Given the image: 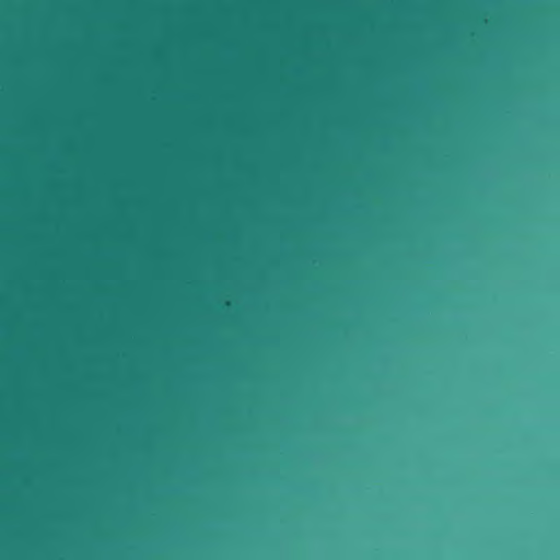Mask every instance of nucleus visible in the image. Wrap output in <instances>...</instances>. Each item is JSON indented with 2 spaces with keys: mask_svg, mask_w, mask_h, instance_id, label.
<instances>
[{
  "mask_svg": "<svg viewBox=\"0 0 560 560\" xmlns=\"http://www.w3.org/2000/svg\"><path fill=\"white\" fill-rule=\"evenodd\" d=\"M0 253H217V247H0Z\"/></svg>",
  "mask_w": 560,
  "mask_h": 560,
  "instance_id": "nucleus-2",
  "label": "nucleus"
},
{
  "mask_svg": "<svg viewBox=\"0 0 560 560\" xmlns=\"http://www.w3.org/2000/svg\"><path fill=\"white\" fill-rule=\"evenodd\" d=\"M0 245H368V241H0Z\"/></svg>",
  "mask_w": 560,
  "mask_h": 560,
  "instance_id": "nucleus-1",
  "label": "nucleus"
}]
</instances>
